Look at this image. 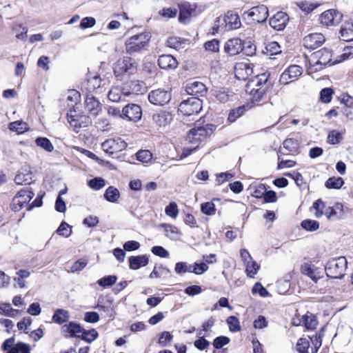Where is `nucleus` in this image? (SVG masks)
<instances>
[{"mask_svg":"<svg viewBox=\"0 0 353 353\" xmlns=\"http://www.w3.org/2000/svg\"><path fill=\"white\" fill-rule=\"evenodd\" d=\"M151 39L150 32H143L128 38L125 41V50L128 54L134 55L146 50Z\"/></svg>","mask_w":353,"mask_h":353,"instance_id":"1","label":"nucleus"},{"mask_svg":"<svg viewBox=\"0 0 353 353\" xmlns=\"http://www.w3.org/2000/svg\"><path fill=\"white\" fill-rule=\"evenodd\" d=\"M34 195V194L30 188L26 187L21 189L12 199V209L14 211H19L26 206L28 210H30L34 207L41 206L42 204L41 200L35 199L31 203H29Z\"/></svg>","mask_w":353,"mask_h":353,"instance_id":"2","label":"nucleus"},{"mask_svg":"<svg viewBox=\"0 0 353 353\" xmlns=\"http://www.w3.org/2000/svg\"><path fill=\"white\" fill-rule=\"evenodd\" d=\"M138 63L130 57L119 59L114 65V73L116 77L130 76L137 71Z\"/></svg>","mask_w":353,"mask_h":353,"instance_id":"3","label":"nucleus"},{"mask_svg":"<svg viewBox=\"0 0 353 353\" xmlns=\"http://www.w3.org/2000/svg\"><path fill=\"white\" fill-rule=\"evenodd\" d=\"M347 264V260L344 256L330 260L325 268L327 276L334 279H341L345 275Z\"/></svg>","mask_w":353,"mask_h":353,"instance_id":"4","label":"nucleus"},{"mask_svg":"<svg viewBox=\"0 0 353 353\" xmlns=\"http://www.w3.org/2000/svg\"><path fill=\"white\" fill-rule=\"evenodd\" d=\"M332 61L331 52L323 48L313 53L310 59L309 63L310 68H315L314 70H321Z\"/></svg>","mask_w":353,"mask_h":353,"instance_id":"5","label":"nucleus"},{"mask_svg":"<svg viewBox=\"0 0 353 353\" xmlns=\"http://www.w3.org/2000/svg\"><path fill=\"white\" fill-rule=\"evenodd\" d=\"M213 125H206L205 126H197L192 128L188 135L187 140L192 143L196 144L203 141L209 135H210L214 129Z\"/></svg>","mask_w":353,"mask_h":353,"instance_id":"6","label":"nucleus"},{"mask_svg":"<svg viewBox=\"0 0 353 353\" xmlns=\"http://www.w3.org/2000/svg\"><path fill=\"white\" fill-rule=\"evenodd\" d=\"M201 108V101L197 97H189L182 101L179 107V111L188 116L199 113Z\"/></svg>","mask_w":353,"mask_h":353,"instance_id":"7","label":"nucleus"},{"mask_svg":"<svg viewBox=\"0 0 353 353\" xmlns=\"http://www.w3.org/2000/svg\"><path fill=\"white\" fill-rule=\"evenodd\" d=\"M171 99L170 91L165 89H157L152 90L148 94L149 101L155 105H163L168 103Z\"/></svg>","mask_w":353,"mask_h":353,"instance_id":"8","label":"nucleus"},{"mask_svg":"<svg viewBox=\"0 0 353 353\" xmlns=\"http://www.w3.org/2000/svg\"><path fill=\"white\" fill-rule=\"evenodd\" d=\"M302 73L303 69L301 67L297 65H292L281 74L279 82L282 85H288L298 79Z\"/></svg>","mask_w":353,"mask_h":353,"instance_id":"9","label":"nucleus"},{"mask_svg":"<svg viewBox=\"0 0 353 353\" xmlns=\"http://www.w3.org/2000/svg\"><path fill=\"white\" fill-rule=\"evenodd\" d=\"M126 147L127 143L120 138L108 139L101 144L103 150L111 154L122 151Z\"/></svg>","mask_w":353,"mask_h":353,"instance_id":"10","label":"nucleus"},{"mask_svg":"<svg viewBox=\"0 0 353 353\" xmlns=\"http://www.w3.org/2000/svg\"><path fill=\"white\" fill-rule=\"evenodd\" d=\"M75 112V110H70L67 114L68 121L74 130L87 127L91 124L92 121L88 117L73 114Z\"/></svg>","mask_w":353,"mask_h":353,"instance_id":"11","label":"nucleus"},{"mask_svg":"<svg viewBox=\"0 0 353 353\" xmlns=\"http://www.w3.org/2000/svg\"><path fill=\"white\" fill-rule=\"evenodd\" d=\"M253 74V64L248 62H239L234 66L235 77L245 81Z\"/></svg>","mask_w":353,"mask_h":353,"instance_id":"12","label":"nucleus"},{"mask_svg":"<svg viewBox=\"0 0 353 353\" xmlns=\"http://www.w3.org/2000/svg\"><path fill=\"white\" fill-rule=\"evenodd\" d=\"M122 114L123 119L126 118L128 120L137 122L141 119L142 110L139 105L131 103L125 105L122 110Z\"/></svg>","mask_w":353,"mask_h":353,"instance_id":"13","label":"nucleus"},{"mask_svg":"<svg viewBox=\"0 0 353 353\" xmlns=\"http://www.w3.org/2000/svg\"><path fill=\"white\" fill-rule=\"evenodd\" d=\"M248 16L254 21L263 23L268 17V9L264 5L254 6L248 12Z\"/></svg>","mask_w":353,"mask_h":353,"instance_id":"14","label":"nucleus"},{"mask_svg":"<svg viewBox=\"0 0 353 353\" xmlns=\"http://www.w3.org/2000/svg\"><path fill=\"white\" fill-rule=\"evenodd\" d=\"M342 18V15H341L336 10L331 9L325 11L320 16V21L323 25L326 26H336L338 24Z\"/></svg>","mask_w":353,"mask_h":353,"instance_id":"15","label":"nucleus"},{"mask_svg":"<svg viewBox=\"0 0 353 353\" xmlns=\"http://www.w3.org/2000/svg\"><path fill=\"white\" fill-rule=\"evenodd\" d=\"M325 41V37L321 33H311L303 39V45L307 49H315L321 46Z\"/></svg>","mask_w":353,"mask_h":353,"instance_id":"16","label":"nucleus"},{"mask_svg":"<svg viewBox=\"0 0 353 353\" xmlns=\"http://www.w3.org/2000/svg\"><path fill=\"white\" fill-rule=\"evenodd\" d=\"M85 110L91 117L95 118L102 111V107L94 96L88 94L85 101Z\"/></svg>","mask_w":353,"mask_h":353,"instance_id":"17","label":"nucleus"},{"mask_svg":"<svg viewBox=\"0 0 353 353\" xmlns=\"http://www.w3.org/2000/svg\"><path fill=\"white\" fill-rule=\"evenodd\" d=\"M289 17L285 12H278L270 19V26L276 30H282L285 28Z\"/></svg>","mask_w":353,"mask_h":353,"instance_id":"18","label":"nucleus"},{"mask_svg":"<svg viewBox=\"0 0 353 353\" xmlns=\"http://www.w3.org/2000/svg\"><path fill=\"white\" fill-rule=\"evenodd\" d=\"M301 272L316 282L323 276L322 270L313 264L303 263L301 267Z\"/></svg>","mask_w":353,"mask_h":353,"instance_id":"19","label":"nucleus"},{"mask_svg":"<svg viewBox=\"0 0 353 353\" xmlns=\"http://www.w3.org/2000/svg\"><path fill=\"white\" fill-rule=\"evenodd\" d=\"M224 49L231 56L238 54L243 50L242 41L239 38L229 39L225 43Z\"/></svg>","mask_w":353,"mask_h":353,"instance_id":"20","label":"nucleus"},{"mask_svg":"<svg viewBox=\"0 0 353 353\" xmlns=\"http://www.w3.org/2000/svg\"><path fill=\"white\" fill-rule=\"evenodd\" d=\"M172 115L166 111H159L152 115V121L159 127H165L170 123Z\"/></svg>","mask_w":353,"mask_h":353,"instance_id":"21","label":"nucleus"},{"mask_svg":"<svg viewBox=\"0 0 353 353\" xmlns=\"http://www.w3.org/2000/svg\"><path fill=\"white\" fill-rule=\"evenodd\" d=\"M158 65L163 70H174L178 65V61L172 55L163 54L159 56L158 59Z\"/></svg>","mask_w":353,"mask_h":353,"instance_id":"22","label":"nucleus"},{"mask_svg":"<svg viewBox=\"0 0 353 353\" xmlns=\"http://www.w3.org/2000/svg\"><path fill=\"white\" fill-rule=\"evenodd\" d=\"M187 93L192 96H202L205 92V85L199 81H190L188 82L185 87Z\"/></svg>","mask_w":353,"mask_h":353,"instance_id":"23","label":"nucleus"},{"mask_svg":"<svg viewBox=\"0 0 353 353\" xmlns=\"http://www.w3.org/2000/svg\"><path fill=\"white\" fill-rule=\"evenodd\" d=\"M324 214L330 220L339 219L343 214V206L341 203H337L332 207L326 208Z\"/></svg>","mask_w":353,"mask_h":353,"instance_id":"24","label":"nucleus"},{"mask_svg":"<svg viewBox=\"0 0 353 353\" xmlns=\"http://www.w3.org/2000/svg\"><path fill=\"white\" fill-rule=\"evenodd\" d=\"M129 94V92H124L122 88L119 86H113L109 90L108 97L110 101L118 103L124 100L125 97Z\"/></svg>","mask_w":353,"mask_h":353,"instance_id":"25","label":"nucleus"},{"mask_svg":"<svg viewBox=\"0 0 353 353\" xmlns=\"http://www.w3.org/2000/svg\"><path fill=\"white\" fill-rule=\"evenodd\" d=\"M61 330L65 336H68L70 337H79L80 334L83 333L80 325L74 322H70L68 324L63 325Z\"/></svg>","mask_w":353,"mask_h":353,"instance_id":"26","label":"nucleus"},{"mask_svg":"<svg viewBox=\"0 0 353 353\" xmlns=\"http://www.w3.org/2000/svg\"><path fill=\"white\" fill-rule=\"evenodd\" d=\"M194 8L188 3H183L179 6V19L181 22L186 23L194 12Z\"/></svg>","mask_w":353,"mask_h":353,"instance_id":"27","label":"nucleus"},{"mask_svg":"<svg viewBox=\"0 0 353 353\" xmlns=\"http://www.w3.org/2000/svg\"><path fill=\"white\" fill-rule=\"evenodd\" d=\"M148 258L146 255L132 256L129 258V266L132 270H138L145 266L148 263Z\"/></svg>","mask_w":353,"mask_h":353,"instance_id":"28","label":"nucleus"},{"mask_svg":"<svg viewBox=\"0 0 353 353\" xmlns=\"http://www.w3.org/2000/svg\"><path fill=\"white\" fill-rule=\"evenodd\" d=\"M224 21L230 29L236 30L241 26V20L239 15L232 11L227 12Z\"/></svg>","mask_w":353,"mask_h":353,"instance_id":"29","label":"nucleus"},{"mask_svg":"<svg viewBox=\"0 0 353 353\" xmlns=\"http://www.w3.org/2000/svg\"><path fill=\"white\" fill-rule=\"evenodd\" d=\"M340 38L345 41L353 40V22H346L341 26Z\"/></svg>","mask_w":353,"mask_h":353,"instance_id":"30","label":"nucleus"},{"mask_svg":"<svg viewBox=\"0 0 353 353\" xmlns=\"http://www.w3.org/2000/svg\"><path fill=\"white\" fill-rule=\"evenodd\" d=\"M159 227L164 229L165 236L170 239L175 240L178 238L179 230L175 225L167 223H161Z\"/></svg>","mask_w":353,"mask_h":353,"instance_id":"31","label":"nucleus"},{"mask_svg":"<svg viewBox=\"0 0 353 353\" xmlns=\"http://www.w3.org/2000/svg\"><path fill=\"white\" fill-rule=\"evenodd\" d=\"M69 313L67 310L63 309H57L55 310L54 315L52 316V320L54 323L58 324H62L69 319Z\"/></svg>","mask_w":353,"mask_h":353,"instance_id":"32","label":"nucleus"},{"mask_svg":"<svg viewBox=\"0 0 353 353\" xmlns=\"http://www.w3.org/2000/svg\"><path fill=\"white\" fill-rule=\"evenodd\" d=\"M120 196L119 190L113 187L110 186L108 187L104 193V197L105 199L111 203H115L117 201Z\"/></svg>","mask_w":353,"mask_h":353,"instance_id":"33","label":"nucleus"},{"mask_svg":"<svg viewBox=\"0 0 353 353\" xmlns=\"http://www.w3.org/2000/svg\"><path fill=\"white\" fill-rule=\"evenodd\" d=\"M245 265V272L248 277L254 278L257 274L260 266L253 259L244 263Z\"/></svg>","mask_w":353,"mask_h":353,"instance_id":"34","label":"nucleus"},{"mask_svg":"<svg viewBox=\"0 0 353 353\" xmlns=\"http://www.w3.org/2000/svg\"><path fill=\"white\" fill-rule=\"evenodd\" d=\"M344 184L343 179L341 177L332 176L329 178L325 182V187L331 189H339Z\"/></svg>","mask_w":353,"mask_h":353,"instance_id":"35","label":"nucleus"},{"mask_svg":"<svg viewBox=\"0 0 353 353\" xmlns=\"http://www.w3.org/2000/svg\"><path fill=\"white\" fill-rule=\"evenodd\" d=\"M31 173L20 172L15 176L14 181L18 185H28L32 183Z\"/></svg>","mask_w":353,"mask_h":353,"instance_id":"36","label":"nucleus"},{"mask_svg":"<svg viewBox=\"0 0 353 353\" xmlns=\"http://www.w3.org/2000/svg\"><path fill=\"white\" fill-rule=\"evenodd\" d=\"M35 143L37 146L43 148L47 152H52L54 150V146L50 141L46 137H38L35 140Z\"/></svg>","mask_w":353,"mask_h":353,"instance_id":"37","label":"nucleus"},{"mask_svg":"<svg viewBox=\"0 0 353 353\" xmlns=\"http://www.w3.org/2000/svg\"><path fill=\"white\" fill-rule=\"evenodd\" d=\"M265 53L268 56H272L281 52V47L276 41H271L268 43L265 48Z\"/></svg>","mask_w":353,"mask_h":353,"instance_id":"38","label":"nucleus"},{"mask_svg":"<svg viewBox=\"0 0 353 353\" xmlns=\"http://www.w3.org/2000/svg\"><path fill=\"white\" fill-rule=\"evenodd\" d=\"M137 159L143 163H148L152 161V154L148 150H139L136 154Z\"/></svg>","mask_w":353,"mask_h":353,"instance_id":"39","label":"nucleus"},{"mask_svg":"<svg viewBox=\"0 0 353 353\" xmlns=\"http://www.w3.org/2000/svg\"><path fill=\"white\" fill-rule=\"evenodd\" d=\"M343 134L336 130H331L327 136V142L332 145L339 143L342 140Z\"/></svg>","mask_w":353,"mask_h":353,"instance_id":"40","label":"nucleus"},{"mask_svg":"<svg viewBox=\"0 0 353 353\" xmlns=\"http://www.w3.org/2000/svg\"><path fill=\"white\" fill-rule=\"evenodd\" d=\"M303 322L307 330H314L317 325L316 316L312 314L304 315L302 318Z\"/></svg>","mask_w":353,"mask_h":353,"instance_id":"41","label":"nucleus"},{"mask_svg":"<svg viewBox=\"0 0 353 353\" xmlns=\"http://www.w3.org/2000/svg\"><path fill=\"white\" fill-rule=\"evenodd\" d=\"M301 225L304 230L310 232L316 231L319 228V222L311 219L303 220L301 222Z\"/></svg>","mask_w":353,"mask_h":353,"instance_id":"42","label":"nucleus"},{"mask_svg":"<svg viewBox=\"0 0 353 353\" xmlns=\"http://www.w3.org/2000/svg\"><path fill=\"white\" fill-rule=\"evenodd\" d=\"M8 128L13 132H16L18 134L23 133L27 128V125L26 123L22 122L21 121H16L14 122H11L9 124Z\"/></svg>","mask_w":353,"mask_h":353,"instance_id":"43","label":"nucleus"},{"mask_svg":"<svg viewBox=\"0 0 353 353\" xmlns=\"http://www.w3.org/2000/svg\"><path fill=\"white\" fill-rule=\"evenodd\" d=\"M310 341L305 338L299 339L296 343V350L299 353H310Z\"/></svg>","mask_w":353,"mask_h":353,"instance_id":"44","label":"nucleus"},{"mask_svg":"<svg viewBox=\"0 0 353 353\" xmlns=\"http://www.w3.org/2000/svg\"><path fill=\"white\" fill-rule=\"evenodd\" d=\"M117 280V277L114 275H110L107 276H104L100 279H99L97 283L101 287L107 288L112 286L113 284L116 283Z\"/></svg>","mask_w":353,"mask_h":353,"instance_id":"45","label":"nucleus"},{"mask_svg":"<svg viewBox=\"0 0 353 353\" xmlns=\"http://www.w3.org/2000/svg\"><path fill=\"white\" fill-rule=\"evenodd\" d=\"M80 97V93L78 91L75 90H70L68 92L67 101L71 103H68V105L73 108L79 101Z\"/></svg>","mask_w":353,"mask_h":353,"instance_id":"46","label":"nucleus"},{"mask_svg":"<svg viewBox=\"0 0 353 353\" xmlns=\"http://www.w3.org/2000/svg\"><path fill=\"white\" fill-rule=\"evenodd\" d=\"M185 43V40L176 37H171L166 41L167 46L176 50L181 48Z\"/></svg>","mask_w":353,"mask_h":353,"instance_id":"47","label":"nucleus"},{"mask_svg":"<svg viewBox=\"0 0 353 353\" xmlns=\"http://www.w3.org/2000/svg\"><path fill=\"white\" fill-rule=\"evenodd\" d=\"M165 213L167 216L176 219L179 214V209L175 202H171L165 208Z\"/></svg>","mask_w":353,"mask_h":353,"instance_id":"48","label":"nucleus"},{"mask_svg":"<svg viewBox=\"0 0 353 353\" xmlns=\"http://www.w3.org/2000/svg\"><path fill=\"white\" fill-rule=\"evenodd\" d=\"M174 271L181 275L186 272H191V265H188L185 262H178L175 265Z\"/></svg>","mask_w":353,"mask_h":353,"instance_id":"49","label":"nucleus"},{"mask_svg":"<svg viewBox=\"0 0 353 353\" xmlns=\"http://www.w3.org/2000/svg\"><path fill=\"white\" fill-rule=\"evenodd\" d=\"M227 323L228 324L230 330L232 332H237L241 330L239 321L234 316H230L228 318Z\"/></svg>","mask_w":353,"mask_h":353,"instance_id":"50","label":"nucleus"},{"mask_svg":"<svg viewBox=\"0 0 353 353\" xmlns=\"http://www.w3.org/2000/svg\"><path fill=\"white\" fill-rule=\"evenodd\" d=\"M101 79L98 75L90 77L88 79V86L90 90H94L101 86Z\"/></svg>","mask_w":353,"mask_h":353,"instance_id":"51","label":"nucleus"},{"mask_svg":"<svg viewBox=\"0 0 353 353\" xmlns=\"http://www.w3.org/2000/svg\"><path fill=\"white\" fill-rule=\"evenodd\" d=\"M201 212L207 215H213L215 214L216 208L212 202H206L201 205Z\"/></svg>","mask_w":353,"mask_h":353,"instance_id":"52","label":"nucleus"},{"mask_svg":"<svg viewBox=\"0 0 353 353\" xmlns=\"http://www.w3.org/2000/svg\"><path fill=\"white\" fill-rule=\"evenodd\" d=\"M57 233L60 236L67 238L70 236L72 230L68 223L63 222L57 230Z\"/></svg>","mask_w":353,"mask_h":353,"instance_id":"53","label":"nucleus"},{"mask_svg":"<svg viewBox=\"0 0 353 353\" xmlns=\"http://www.w3.org/2000/svg\"><path fill=\"white\" fill-rule=\"evenodd\" d=\"M98 336V332L92 329L88 331H83L82 333V339L90 343L95 340Z\"/></svg>","mask_w":353,"mask_h":353,"instance_id":"54","label":"nucleus"},{"mask_svg":"<svg viewBox=\"0 0 353 353\" xmlns=\"http://www.w3.org/2000/svg\"><path fill=\"white\" fill-rule=\"evenodd\" d=\"M334 92L330 88H323L320 92L321 100L323 103L331 101Z\"/></svg>","mask_w":353,"mask_h":353,"instance_id":"55","label":"nucleus"},{"mask_svg":"<svg viewBox=\"0 0 353 353\" xmlns=\"http://www.w3.org/2000/svg\"><path fill=\"white\" fill-rule=\"evenodd\" d=\"M89 186L95 190L101 189L105 186V181L102 178H94L88 181Z\"/></svg>","mask_w":353,"mask_h":353,"instance_id":"56","label":"nucleus"},{"mask_svg":"<svg viewBox=\"0 0 353 353\" xmlns=\"http://www.w3.org/2000/svg\"><path fill=\"white\" fill-rule=\"evenodd\" d=\"M243 107H239L235 110H231L228 115V121L230 123L234 122L239 117H240L243 114Z\"/></svg>","mask_w":353,"mask_h":353,"instance_id":"57","label":"nucleus"},{"mask_svg":"<svg viewBox=\"0 0 353 353\" xmlns=\"http://www.w3.org/2000/svg\"><path fill=\"white\" fill-rule=\"evenodd\" d=\"M208 269V266L205 263H195L194 265H191V272L196 274H201Z\"/></svg>","mask_w":353,"mask_h":353,"instance_id":"58","label":"nucleus"},{"mask_svg":"<svg viewBox=\"0 0 353 353\" xmlns=\"http://www.w3.org/2000/svg\"><path fill=\"white\" fill-rule=\"evenodd\" d=\"M204 46L206 50L216 52L219 50V41L217 39H214L211 41H207Z\"/></svg>","mask_w":353,"mask_h":353,"instance_id":"59","label":"nucleus"},{"mask_svg":"<svg viewBox=\"0 0 353 353\" xmlns=\"http://www.w3.org/2000/svg\"><path fill=\"white\" fill-rule=\"evenodd\" d=\"M253 294L259 293L262 297H266L269 295L268 291L260 283H256L252 288Z\"/></svg>","mask_w":353,"mask_h":353,"instance_id":"60","label":"nucleus"},{"mask_svg":"<svg viewBox=\"0 0 353 353\" xmlns=\"http://www.w3.org/2000/svg\"><path fill=\"white\" fill-rule=\"evenodd\" d=\"M230 342V339L227 336H221L216 337L213 341V346L216 349H220L223 345H227Z\"/></svg>","mask_w":353,"mask_h":353,"instance_id":"61","label":"nucleus"},{"mask_svg":"<svg viewBox=\"0 0 353 353\" xmlns=\"http://www.w3.org/2000/svg\"><path fill=\"white\" fill-rule=\"evenodd\" d=\"M313 208L316 210V217L319 218L324 214L323 210L325 208V204L321 199L314 203Z\"/></svg>","mask_w":353,"mask_h":353,"instance_id":"62","label":"nucleus"},{"mask_svg":"<svg viewBox=\"0 0 353 353\" xmlns=\"http://www.w3.org/2000/svg\"><path fill=\"white\" fill-rule=\"evenodd\" d=\"M96 23V21L93 17H84L81 19L79 28L81 29H85L94 26Z\"/></svg>","mask_w":353,"mask_h":353,"instance_id":"63","label":"nucleus"},{"mask_svg":"<svg viewBox=\"0 0 353 353\" xmlns=\"http://www.w3.org/2000/svg\"><path fill=\"white\" fill-rule=\"evenodd\" d=\"M194 345L199 350H203L209 347L210 342L203 336H200L199 339L194 341Z\"/></svg>","mask_w":353,"mask_h":353,"instance_id":"64","label":"nucleus"}]
</instances>
